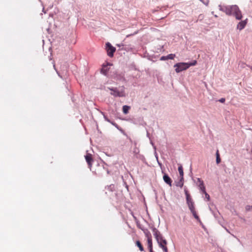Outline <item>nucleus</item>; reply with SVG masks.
<instances>
[{
    "label": "nucleus",
    "mask_w": 252,
    "mask_h": 252,
    "mask_svg": "<svg viewBox=\"0 0 252 252\" xmlns=\"http://www.w3.org/2000/svg\"><path fill=\"white\" fill-rule=\"evenodd\" d=\"M219 9L220 11L225 13L227 15H233L237 20H241L242 18V15L241 10L237 5H232L228 6H221L219 5Z\"/></svg>",
    "instance_id": "1"
},
{
    "label": "nucleus",
    "mask_w": 252,
    "mask_h": 252,
    "mask_svg": "<svg viewBox=\"0 0 252 252\" xmlns=\"http://www.w3.org/2000/svg\"><path fill=\"white\" fill-rule=\"evenodd\" d=\"M153 235L156 238L159 246L162 249L164 252H167L168 249L166 247L167 242L164 239L160 232L156 228H152Z\"/></svg>",
    "instance_id": "2"
},
{
    "label": "nucleus",
    "mask_w": 252,
    "mask_h": 252,
    "mask_svg": "<svg viewBox=\"0 0 252 252\" xmlns=\"http://www.w3.org/2000/svg\"><path fill=\"white\" fill-rule=\"evenodd\" d=\"M193 182L199 188L200 190L205 194V198L207 201H209L210 197V195L207 193L205 190V187L204 185V183L201 179L198 178H192Z\"/></svg>",
    "instance_id": "3"
},
{
    "label": "nucleus",
    "mask_w": 252,
    "mask_h": 252,
    "mask_svg": "<svg viewBox=\"0 0 252 252\" xmlns=\"http://www.w3.org/2000/svg\"><path fill=\"white\" fill-rule=\"evenodd\" d=\"M189 67V65L188 63H177L174 65L175 71L177 73L187 69Z\"/></svg>",
    "instance_id": "4"
},
{
    "label": "nucleus",
    "mask_w": 252,
    "mask_h": 252,
    "mask_svg": "<svg viewBox=\"0 0 252 252\" xmlns=\"http://www.w3.org/2000/svg\"><path fill=\"white\" fill-rule=\"evenodd\" d=\"M190 211L192 214L194 218L197 220V221L199 222L200 224L202 225V227H204V226L203 224L202 223V221H201L200 218H199V216L197 215L196 211L194 210L193 205L192 204V202L191 201V199H190Z\"/></svg>",
    "instance_id": "5"
},
{
    "label": "nucleus",
    "mask_w": 252,
    "mask_h": 252,
    "mask_svg": "<svg viewBox=\"0 0 252 252\" xmlns=\"http://www.w3.org/2000/svg\"><path fill=\"white\" fill-rule=\"evenodd\" d=\"M106 48H107V55L110 57H112L113 56L114 53L116 51V48L113 47L110 43H106Z\"/></svg>",
    "instance_id": "6"
},
{
    "label": "nucleus",
    "mask_w": 252,
    "mask_h": 252,
    "mask_svg": "<svg viewBox=\"0 0 252 252\" xmlns=\"http://www.w3.org/2000/svg\"><path fill=\"white\" fill-rule=\"evenodd\" d=\"M85 158L88 164L89 168L91 169L92 167V162H93L92 155L91 154L87 153L85 156Z\"/></svg>",
    "instance_id": "7"
},
{
    "label": "nucleus",
    "mask_w": 252,
    "mask_h": 252,
    "mask_svg": "<svg viewBox=\"0 0 252 252\" xmlns=\"http://www.w3.org/2000/svg\"><path fill=\"white\" fill-rule=\"evenodd\" d=\"M109 89L112 91L111 94L115 96L122 97L124 96V93L123 92H120L116 89L112 88Z\"/></svg>",
    "instance_id": "8"
},
{
    "label": "nucleus",
    "mask_w": 252,
    "mask_h": 252,
    "mask_svg": "<svg viewBox=\"0 0 252 252\" xmlns=\"http://www.w3.org/2000/svg\"><path fill=\"white\" fill-rule=\"evenodd\" d=\"M247 20L248 19H246L245 20L239 22L237 25V29L239 30L240 31L244 29L247 23Z\"/></svg>",
    "instance_id": "9"
},
{
    "label": "nucleus",
    "mask_w": 252,
    "mask_h": 252,
    "mask_svg": "<svg viewBox=\"0 0 252 252\" xmlns=\"http://www.w3.org/2000/svg\"><path fill=\"white\" fill-rule=\"evenodd\" d=\"M163 178L164 181L171 187L172 182L171 178L166 174L163 175Z\"/></svg>",
    "instance_id": "10"
},
{
    "label": "nucleus",
    "mask_w": 252,
    "mask_h": 252,
    "mask_svg": "<svg viewBox=\"0 0 252 252\" xmlns=\"http://www.w3.org/2000/svg\"><path fill=\"white\" fill-rule=\"evenodd\" d=\"M135 244H136V245L139 248V250L141 252H142L144 251V248H143L141 243L139 241H136Z\"/></svg>",
    "instance_id": "11"
},
{
    "label": "nucleus",
    "mask_w": 252,
    "mask_h": 252,
    "mask_svg": "<svg viewBox=\"0 0 252 252\" xmlns=\"http://www.w3.org/2000/svg\"><path fill=\"white\" fill-rule=\"evenodd\" d=\"M130 107L127 105H124L123 107V112L124 114H126L128 112Z\"/></svg>",
    "instance_id": "12"
},
{
    "label": "nucleus",
    "mask_w": 252,
    "mask_h": 252,
    "mask_svg": "<svg viewBox=\"0 0 252 252\" xmlns=\"http://www.w3.org/2000/svg\"><path fill=\"white\" fill-rule=\"evenodd\" d=\"M107 66V65H103V66L101 69V72L104 75H106L107 71H108Z\"/></svg>",
    "instance_id": "13"
},
{
    "label": "nucleus",
    "mask_w": 252,
    "mask_h": 252,
    "mask_svg": "<svg viewBox=\"0 0 252 252\" xmlns=\"http://www.w3.org/2000/svg\"><path fill=\"white\" fill-rule=\"evenodd\" d=\"M147 245L148 249L153 248L152 239H149L147 240Z\"/></svg>",
    "instance_id": "14"
},
{
    "label": "nucleus",
    "mask_w": 252,
    "mask_h": 252,
    "mask_svg": "<svg viewBox=\"0 0 252 252\" xmlns=\"http://www.w3.org/2000/svg\"><path fill=\"white\" fill-rule=\"evenodd\" d=\"M220 161H221V159H220V157L219 151H217V152L216 153V163L217 164H219L220 162Z\"/></svg>",
    "instance_id": "15"
},
{
    "label": "nucleus",
    "mask_w": 252,
    "mask_h": 252,
    "mask_svg": "<svg viewBox=\"0 0 252 252\" xmlns=\"http://www.w3.org/2000/svg\"><path fill=\"white\" fill-rule=\"evenodd\" d=\"M144 233L145 234L146 237L147 238V240H149V239H152L151 234L149 231H148L147 230L145 231H144Z\"/></svg>",
    "instance_id": "16"
},
{
    "label": "nucleus",
    "mask_w": 252,
    "mask_h": 252,
    "mask_svg": "<svg viewBox=\"0 0 252 252\" xmlns=\"http://www.w3.org/2000/svg\"><path fill=\"white\" fill-rule=\"evenodd\" d=\"M185 192L186 195L187 203L188 205H189V194L187 189H185Z\"/></svg>",
    "instance_id": "17"
},
{
    "label": "nucleus",
    "mask_w": 252,
    "mask_h": 252,
    "mask_svg": "<svg viewBox=\"0 0 252 252\" xmlns=\"http://www.w3.org/2000/svg\"><path fill=\"white\" fill-rule=\"evenodd\" d=\"M175 54H170L168 55L167 56H166V59L173 60L175 58Z\"/></svg>",
    "instance_id": "18"
},
{
    "label": "nucleus",
    "mask_w": 252,
    "mask_h": 252,
    "mask_svg": "<svg viewBox=\"0 0 252 252\" xmlns=\"http://www.w3.org/2000/svg\"><path fill=\"white\" fill-rule=\"evenodd\" d=\"M178 171H179L180 176L182 177L183 176V169L181 166H180L178 167Z\"/></svg>",
    "instance_id": "19"
},
{
    "label": "nucleus",
    "mask_w": 252,
    "mask_h": 252,
    "mask_svg": "<svg viewBox=\"0 0 252 252\" xmlns=\"http://www.w3.org/2000/svg\"><path fill=\"white\" fill-rule=\"evenodd\" d=\"M245 208H246V211H247V212L250 211L251 210V209H252V206L247 205L246 206Z\"/></svg>",
    "instance_id": "20"
},
{
    "label": "nucleus",
    "mask_w": 252,
    "mask_h": 252,
    "mask_svg": "<svg viewBox=\"0 0 252 252\" xmlns=\"http://www.w3.org/2000/svg\"><path fill=\"white\" fill-rule=\"evenodd\" d=\"M196 63V61L193 60L191 62H190V66L194 65Z\"/></svg>",
    "instance_id": "21"
},
{
    "label": "nucleus",
    "mask_w": 252,
    "mask_h": 252,
    "mask_svg": "<svg viewBox=\"0 0 252 252\" xmlns=\"http://www.w3.org/2000/svg\"><path fill=\"white\" fill-rule=\"evenodd\" d=\"M239 65H240V66L241 67H243V68L245 67V65H247L248 66H249V65L246 64V63H241L239 64Z\"/></svg>",
    "instance_id": "22"
},
{
    "label": "nucleus",
    "mask_w": 252,
    "mask_h": 252,
    "mask_svg": "<svg viewBox=\"0 0 252 252\" xmlns=\"http://www.w3.org/2000/svg\"><path fill=\"white\" fill-rule=\"evenodd\" d=\"M219 101L221 103H224L225 101V99L224 98H221Z\"/></svg>",
    "instance_id": "23"
},
{
    "label": "nucleus",
    "mask_w": 252,
    "mask_h": 252,
    "mask_svg": "<svg viewBox=\"0 0 252 252\" xmlns=\"http://www.w3.org/2000/svg\"><path fill=\"white\" fill-rule=\"evenodd\" d=\"M213 213L215 218H217V216H218V214H219V213H214V212H213Z\"/></svg>",
    "instance_id": "24"
},
{
    "label": "nucleus",
    "mask_w": 252,
    "mask_h": 252,
    "mask_svg": "<svg viewBox=\"0 0 252 252\" xmlns=\"http://www.w3.org/2000/svg\"><path fill=\"white\" fill-rule=\"evenodd\" d=\"M161 60H166V56H162L161 57V59H160Z\"/></svg>",
    "instance_id": "25"
},
{
    "label": "nucleus",
    "mask_w": 252,
    "mask_h": 252,
    "mask_svg": "<svg viewBox=\"0 0 252 252\" xmlns=\"http://www.w3.org/2000/svg\"><path fill=\"white\" fill-rule=\"evenodd\" d=\"M149 250L150 252H154L153 250V248H152L151 249L150 248V249H149Z\"/></svg>",
    "instance_id": "26"
},
{
    "label": "nucleus",
    "mask_w": 252,
    "mask_h": 252,
    "mask_svg": "<svg viewBox=\"0 0 252 252\" xmlns=\"http://www.w3.org/2000/svg\"><path fill=\"white\" fill-rule=\"evenodd\" d=\"M149 250L150 252H154L153 250V248H152L151 249L150 248V249H149Z\"/></svg>",
    "instance_id": "27"
},
{
    "label": "nucleus",
    "mask_w": 252,
    "mask_h": 252,
    "mask_svg": "<svg viewBox=\"0 0 252 252\" xmlns=\"http://www.w3.org/2000/svg\"><path fill=\"white\" fill-rule=\"evenodd\" d=\"M224 229L226 230V231L228 233H230V231H229V230H228V229H227L226 227H224Z\"/></svg>",
    "instance_id": "28"
},
{
    "label": "nucleus",
    "mask_w": 252,
    "mask_h": 252,
    "mask_svg": "<svg viewBox=\"0 0 252 252\" xmlns=\"http://www.w3.org/2000/svg\"><path fill=\"white\" fill-rule=\"evenodd\" d=\"M104 118H105V119L107 121H108V122H110V121H109L107 118H106V117H104Z\"/></svg>",
    "instance_id": "29"
},
{
    "label": "nucleus",
    "mask_w": 252,
    "mask_h": 252,
    "mask_svg": "<svg viewBox=\"0 0 252 252\" xmlns=\"http://www.w3.org/2000/svg\"><path fill=\"white\" fill-rule=\"evenodd\" d=\"M248 66L251 68V70H252V66H250V65H249Z\"/></svg>",
    "instance_id": "30"
},
{
    "label": "nucleus",
    "mask_w": 252,
    "mask_h": 252,
    "mask_svg": "<svg viewBox=\"0 0 252 252\" xmlns=\"http://www.w3.org/2000/svg\"><path fill=\"white\" fill-rule=\"evenodd\" d=\"M215 17H218V16H217V15H215Z\"/></svg>",
    "instance_id": "31"
},
{
    "label": "nucleus",
    "mask_w": 252,
    "mask_h": 252,
    "mask_svg": "<svg viewBox=\"0 0 252 252\" xmlns=\"http://www.w3.org/2000/svg\"><path fill=\"white\" fill-rule=\"evenodd\" d=\"M212 14H214V12H213H213H212Z\"/></svg>",
    "instance_id": "32"
}]
</instances>
